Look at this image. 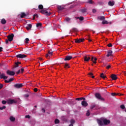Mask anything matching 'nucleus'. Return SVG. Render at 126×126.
I'll return each mask as SVG.
<instances>
[{
	"instance_id": "nucleus-1",
	"label": "nucleus",
	"mask_w": 126,
	"mask_h": 126,
	"mask_svg": "<svg viewBox=\"0 0 126 126\" xmlns=\"http://www.w3.org/2000/svg\"><path fill=\"white\" fill-rule=\"evenodd\" d=\"M94 96L97 100H99L100 101H105V98L104 97H102L101 95V94L99 93H96L95 94Z\"/></svg>"
},
{
	"instance_id": "nucleus-2",
	"label": "nucleus",
	"mask_w": 126,
	"mask_h": 126,
	"mask_svg": "<svg viewBox=\"0 0 126 126\" xmlns=\"http://www.w3.org/2000/svg\"><path fill=\"white\" fill-rule=\"evenodd\" d=\"M40 13H42V14H45V15H46V16H50L51 14H52V13L50 12H48V11L46 9H42L40 11Z\"/></svg>"
},
{
	"instance_id": "nucleus-3",
	"label": "nucleus",
	"mask_w": 126,
	"mask_h": 126,
	"mask_svg": "<svg viewBox=\"0 0 126 126\" xmlns=\"http://www.w3.org/2000/svg\"><path fill=\"white\" fill-rule=\"evenodd\" d=\"M53 52L52 51V50L48 51V53L46 55V58H47V59H50L51 56H53Z\"/></svg>"
},
{
	"instance_id": "nucleus-4",
	"label": "nucleus",
	"mask_w": 126,
	"mask_h": 126,
	"mask_svg": "<svg viewBox=\"0 0 126 126\" xmlns=\"http://www.w3.org/2000/svg\"><path fill=\"white\" fill-rule=\"evenodd\" d=\"M16 58H18L19 59H24L27 57V56L25 54H18L16 55Z\"/></svg>"
},
{
	"instance_id": "nucleus-5",
	"label": "nucleus",
	"mask_w": 126,
	"mask_h": 126,
	"mask_svg": "<svg viewBox=\"0 0 126 126\" xmlns=\"http://www.w3.org/2000/svg\"><path fill=\"white\" fill-rule=\"evenodd\" d=\"M91 59V57L90 56V55H87L84 57V61L85 62H89V61H90Z\"/></svg>"
},
{
	"instance_id": "nucleus-6",
	"label": "nucleus",
	"mask_w": 126,
	"mask_h": 126,
	"mask_svg": "<svg viewBox=\"0 0 126 126\" xmlns=\"http://www.w3.org/2000/svg\"><path fill=\"white\" fill-rule=\"evenodd\" d=\"M7 37L9 42H11L12 40H13V37H14V34H13V33H11V34L8 35Z\"/></svg>"
},
{
	"instance_id": "nucleus-7",
	"label": "nucleus",
	"mask_w": 126,
	"mask_h": 126,
	"mask_svg": "<svg viewBox=\"0 0 126 126\" xmlns=\"http://www.w3.org/2000/svg\"><path fill=\"white\" fill-rule=\"evenodd\" d=\"M6 73L8 75H10L11 76H13V75L15 74V72L14 71H10L9 70L6 71Z\"/></svg>"
},
{
	"instance_id": "nucleus-8",
	"label": "nucleus",
	"mask_w": 126,
	"mask_h": 126,
	"mask_svg": "<svg viewBox=\"0 0 126 126\" xmlns=\"http://www.w3.org/2000/svg\"><path fill=\"white\" fill-rule=\"evenodd\" d=\"M8 77L5 76V74H4V73H2V74H0V79H4L5 80V79H7Z\"/></svg>"
},
{
	"instance_id": "nucleus-9",
	"label": "nucleus",
	"mask_w": 126,
	"mask_h": 126,
	"mask_svg": "<svg viewBox=\"0 0 126 126\" xmlns=\"http://www.w3.org/2000/svg\"><path fill=\"white\" fill-rule=\"evenodd\" d=\"M14 87L15 88H21V87H23V85L22 84H16L14 85Z\"/></svg>"
},
{
	"instance_id": "nucleus-10",
	"label": "nucleus",
	"mask_w": 126,
	"mask_h": 126,
	"mask_svg": "<svg viewBox=\"0 0 126 126\" xmlns=\"http://www.w3.org/2000/svg\"><path fill=\"white\" fill-rule=\"evenodd\" d=\"M84 41V38H77L75 39V43H81V42H83Z\"/></svg>"
},
{
	"instance_id": "nucleus-11",
	"label": "nucleus",
	"mask_w": 126,
	"mask_h": 126,
	"mask_svg": "<svg viewBox=\"0 0 126 126\" xmlns=\"http://www.w3.org/2000/svg\"><path fill=\"white\" fill-rule=\"evenodd\" d=\"M81 105L83 107H87L88 106V103L86 102L85 100H83L81 102Z\"/></svg>"
},
{
	"instance_id": "nucleus-12",
	"label": "nucleus",
	"mask_w": 126,
	"mask_h": 126,
	"mask_svg": "<svg viewBox=\"0 0 126 126\" xmlns=\"http://www.w3.org/2000/svg\"><path fill=\"white\" fill-rule=\"evenodd\" d=\"M111 78L112 80H117L118 79V77H117V75L112 74L111 76Z\"/></svg>"
},
{
	"instance_id": "nucleus-13",
	"label": "nucleus",
	"mask_w": 126,
	"mask_h": 126,
	"mask_svg": "<svg viewBox=\"0 0 126 126\" xmlns=\"http://www.w3.org/2000/svg\"><path fill=\"white\" fill-rule=\"evenodd\" d=\"M72 59V56H66L64 59V61H70Z\"/></svg>"
},
{
	"instance_id": "nucleus-14",
	"label": "nucleus",
	"mask_w": 126,
	"mask_h": 126,
	"mask_svg": "<svg viewBox=\"0 0 126 126\" xmlns=\"http://www.w3.org/2000/svg\"><path fill=\"white\" fill-rule=\"evenodd\" d=\"M80 12H81V13H86V12H87V8H83L82 9H81L80 10Z\"/></svg>"
},
{
	"instance_id": "nucleus-15",
	"label": "nucleus",
	"mask_w": 126,
	"mask_h": 126,
	"mask_svg": "<svg viewBox=\"0 0 126 126\" xmlns=\"http://www.w3.org/2000/svg\"><path fill=\"white\" fill-rule=\"evenodd\" d=\"M103 123L104 125H109L110 124V123H111V122L110 121V120H108L107 119H104L103 121Z\"/></svg>"
},
{
	"instance_id": "nucleus-16",
	"label": "nucleus",
	"mask_w": 126,
	"mask_h": 126,
	"mask_svg": "<svg viewBox=\"0 0 126 126\" xmlns=\"http://www.w3.org/2000/svg\"><path fill=\"white\" fill-rule=\"evenodd\" d=\"M97 20H100L101 21H103L105 20V17L103 16H100L97 17Z\"/></svg>"
},
{
	"instance_id": "nucleus-17",
	"label": "nucleus",
	"mask_w": 126,
	"mask_h": 126,
	"mask_svg": "<svg viewBox=\"0 0 126 126\" xmlns=\"http://www.w3.org/2000/svg\"><path fill=\"white\" fill-rule=\"evenodd\" d=\"M112 54H113V51H112V50H108L107 51V54L106 55V57H110L111 56H112Z\"/></svg>"
},
{
	"instance_id": "nucleus-18",
	"label": "nucleus",
	"mask_w": 126,
	"mask_h": 126,
	"mask_svg": "<svg viewBox=\"0 0 126 126\" xmlns=\"http://www.w3.org/2000/svg\"><path fill=\"white\" fill-rule=\"evenodd\" d=\"M13 103H15L14 99H9L7 100L8 104H13Z\"/></svg>"
},
{
	"instance_id": "nucleus-19",
	"label": "nucleus",
	"mask_w": 126,
	"mask_h": 126,
	"mask_svg": "<svg viewBox=\"0 0 126 126\" xmlns=\"http://www.w3.org/2000/svg\"><path fill=\"white\" fill-rule=\"evenodd\" d=\"M108 5L110 6H113V5H115V1H109L108 2Z\"/></svg>"
},
{
	"instance_id": "nucleus-20",
	"label": "nucleus",
	"mask_w": 126,
	"mask_h": 126,
	"mask_svg": "<svg viewBox=\"0 0 126 126\" xmlns=\"http://www.w3.org/2000/svg\"><path fill=\"white\" fill-rule=\"evenodd\" d=\"M13 80H14V79L10 78L8 80H5L4 82L5 83H9V82H11V81H13Z\"/></svg>"
},
{
	"instance_id": "nucleus-21",
	"label": "nucleus",
	"mask_w": 126,
	"mask_h": 126,
	"mask_svg": "<svg viewBox=\"0 0 126 126\" xmlns=\"http://www.w3.org/2000/svg\"><path fill=\"white\" fill-rule=\"evenodd\" d=\"M97 124H98L99 126H104V122L99 119L97 120Z\"/></svg>"
},
{
	"instance_id": "nucleus-22",
	"label": "nucleus",
	"mask_w": 126,
	"mask_h": 126,
	"mask_svg": "<svg viewBox=\"0 0 126 126\" xmlns=\"http://www.w3.org/2000/svg\"><path fill=\"white\" fill-rule=\"evenodd\" d=\"M70 66H69V64L67 63H65L64 65V68L66 69L67 68H69Z\"/></svg>"
},
{
	"instance_id": "nucleus-23",
	"label": "nucleus",
	"mask_w": 126,
	"mask_h": 126,
	"mask_svg": "<svg viewBox=\"0 0 126 126\" xmlns=\"http://www.w3.org/2000/svg\"><path fill=\"white\" fill-rule=\"evenodd\" d=\"M57 8L58 9V10L59 11H61L62 10H63L64 8L63 6H60V5H59L58 7H57Z\"/></svg>"
},
{
	"instance_id": "nucleus-24",
	"label": "nucleus",
	"mask_w": 126,
	"mask_h": 126,
	"mask_svg": "<svg viewBox=\"0 0 126 126\" xmlns=\"http://www.w3.org/2000/svg\"><path fill=\"white\" fill-rule=\"evenodd\" d=\"M9 119L11 122H15V118L13 117V116H10Z\"/></svg>"
},
{
	"instance_id": "nucleus-25",
	"label": "nucleus",
	"mask_w": 126,
	"mask_h": 126,
	"mask_svg": "<svg viewBox=\"0 0 126 126\" xmlns=\"http://www.w3.org/2000/svg\"><path fill=\"white\" fill-rule=\"evenodd\" d=\"M25 16H26V14H25V13L22 12L21 13V18H23V17H25Z\"/></svg>"
},
{
	"instance_id": "nucleus-26",
	"label": "nucleus",
	"mask_w": 126,
	"mask_h": 126,
	"mask_svg": "<svg viewBox=\"0 0 126 126\" xmlns=\"http://www.w3.org/2000/svg\"><path fill=\"white\" fill-rule=\"evenodd\" d=\"M100 77H101L103 79H105V78H107V77L103 73L100 74Z\"/></svg>"
},
{
	"instance_id": "nucleus-27",
	"label": "nucleus",
	"mask_w": 126,
	"mask_h": 126,
	"mask_svg": "<svg viewBox=\"0 0 126 126\" xmlns=\"http://www.w3.org/2000/svg\"><path fill=\"white\" fill-rule=\"evenodd\" d=\"M1 24H5V23H6V20H5L4 19H2L1 20Z\"/></svg>"
},
{
	"instance_id": "nucleus-28",
	"label": "nucleus",
	"mask_w": 126,
	"mask_h": 126,
	"mask_svg": "<svg viewBox=\"0 0 126 126\" xmlns=\"http://www.w3.org/2000/svg\"><path fill=\"white\" fill-rule=\"evenodd\" d=\"M38 8H39V9H40L42 10L44 9V6H43V5L40 4L38 5Z\"/></svg>"
},
{
	"instance_id": "nucleus-29",
	"label": "nucleus",
	"mask_w": 126,
	"mask_h": 126,
	"mask_svg": "<svg viewBox=\"0 0 126 126\" xmlns=\"http://www.w3.org/2000/svg\"><path fill=\"white\" fill-rule=\"evenodd\" d=\"M72 32H78V30H77V29L76 28H73L72 29Z\"/></svg>"
},
{
	"instance_id": "nucleus-30",
	"label": "nucleus",
	"mask_w": 126,
	"mask_h": 126,
	"mask_svg": "<svg viewBox=\"0 0 126 126\" xmlns=\"http://www.w3.org/2000/svg\"><path fill=\"white\" fill-rule=\"evenodd\" d=\"M87 3H89L90 4H93L94 3V1L92 0H89L87 1Z\"/></svg>"
},
{
	"instance_id": "nucleus-31",
	"label": "nucleus",
	"mask_w": 126,
	"mask_h": 126,
	"mask_svg": "<svg viewBox=\"0 0 126 126\" xmlns=\"http://www.w3.org/2000/svg\"><path fill=\"white\" fill-rule=\"evenodd\" d=\"M102 24H109V22L106 20H103L102 22Z\"/></svg>"
},
{
	"instance_id": "nucleus-32",
	"label": "nucleus",
	"mask_w": 126,
	"mask_h": 126,
	"mask_svg": "<svg viewBox=\"0 0 126 126\" xmlns=\"http://www.w3.org/2000/svg\"><path fill=\"white\" fill-rule=\"evenodd\" d=\"M70 123L71 124L73 125L75 123V121L73 119H71V120L70 121Z\"/></svg>"
},
{
	"instance_id": "nucleus-33",
	"label": "nucleus",
	"mask_w": 126,
	"mask_h": 126,
	"mask_svg": "<svg viewBox=\"0 0 126 126\" xmlns=\"http://www.w3.org/2000/svg\"><path fill=\"white\" fill-rule=\"evenodd\" d=\"M120 108H121V109H122V110H124V109H126V106H125V105L122 104L120 106Z\"/></svg>"
},
{
	"instance_id": "nucleus-34",
	"label": "nucleus",
	"mask_w": 126,
	"mask_h": 126,
	"mask_svg": "<svg viewBox=\"0 0 126 126\" xmlns=\"http://www.w3.org/2000/svg\"><path fill=\"white\" fill-rule=\"evenodd\" d=\"M94 57H92L91 58V61H92L93 62V63H97V62L94 61Z\"/></svg>"
},
{
	"instance_id": "nucleus-35",
	"label": "nucleus",
	"mask_w": 126,
	"mask_h": 126,
	"mask_svg": "<svg viewBox=\"0 0 126 126\" xmlns=\"http://www.w3.org/2000/svg\"><path fill=\"white\" fill-rule=\"evenodd\" d=\"M41 26H42V23H38L36 24V27H41Z\"/></svg>"
},
{
	"instance_id": "nucleus-36",
	"label": "nucleus",
	"mask_w": 126,
	"mask_h": 126,
	"mask_svg": "<svg viewBox=\"0 0 126 126\" xmlns=\"http://www.w3.org/2000/svg\"><path fill=\"white\" fill-rule=\"evenodd\" d=\"M55 124H60V120L59 119H56L55 120Z\"/></svg>"
},
{
	"instance_id": "nucleus-37",
	"label": "nucleus",
	"mask_w": 126,
	"mask_h": 126,
	"mask_svg": "<svg viewBox=\"0 0 126 126\" xmlns=\"http://www.w3.org/2000/svg\"><path fill=\"white\" fill-rule=\"evenodd\" d=\"M86 116H87V117H89V116H90V111L89 110L87 111Z\"/></svg>"
},
{
	"instance_id": "nucleus-38",
	"label": "nucleus",
	"mask_w": 126,
	"mask_h": 126,
	"mask_svg": "<svg viewBox=\"0 0 126 126\" xmlns=\"http://www.w3.org/2000/svg\"><path fill=\"white\" fill-rule=\"evenodd\" d=\"M23 96L25 98H28V97H29V94H25Z\"/></svg>"
},
{
	"instance_id": "nucleus-39",
	"label": "nucleus",
	"mask_w": 126,
	"mask_h": 126,
	"mask_svg": "<svg viewBox=\"0 0 126 126\" xmlns=\"http://www.w3.org/2000/svg\"><path fill=\"white\" fill-rule=\"evenodd\" d=\"M79 20L80 21H83V20H84V17H83L82 16L80 17Z\"/></svg>"
},
{
	"instance_id": "nucleus-40",
	"label": "nucleus",
	"mask_w": 126,
	"mask_h": 126,
	"mask_svg": "<svg viewBox=\"0 0 126 126\" xmlns=\"http://www.w3.org/2000/svg\"><path fill=\"white\" fill-rule=\"evenodd\" d=\"M5 108H6V107L5 106H3L2 107H0V110H3V109H5Z\"/></svg>"
},
{
	"instance_id": "nucleus-41",
	"label": "nucleus",
	"mask_w": 126,
	"mask_h": 126,
	"mask_svg": "<svg viewBox=\"0 0 126 126\" xmlns=\"http://www.w3.org/2000/svg\"><path fill=\"white\" fill-rule=\"evenodd\" d=\"M28 42H29V38H26L25 43L28 44Z\"/></svg>"
},
{
	"instance_id": "nucleus-42",
	"label": "nucleus",
	"mask_w": 126,
	"mask_h": 126,
	"mask_svg": "<svg viewBox=\"0 0 126 126\" xmlns=\"http://www.w3.org/2000/svg\"><path fill=\"white\" fill-rule=\"evenodd\" d=\"M77 101H82L81 97H78L75 99Z\"/></svg>"
},
{
	"instance_id": "nucleus-43",
	"label": "nucleus",
	"mask_w": 126,
	"mask_h": 126,
	"mask_svg": "<svg viewBox=\"0 0 126 126\" xmlns=\"http://www.w3.org/2000/svg\"><path fill=\"white\" fill-rule=\"evenodd\" d=\"M7 101L5 100H2V104H3V105H5V104H6Z\"/></svg>"
},
{
	"instance_id": "nucleus-44",
	"label": "nucleus",
	"mask_w": 126,
	"mask_h": 126,
	"mask_svg": "<svg viewBox=\"0 0 126 126\" xmlns=\"http://www.w3.org/2000/svg\"><path fill=\"white\" fill-rule=\"evenodd\" d=\"M95 107H96V105H92L91 106V109L92 110V109H94V108H95Z\"/></svg>"
},
{
	"instance_id": "nucleus-45",
	"label": "nucleus",
	"mask_w": 126,
	"mask_h": 126,
	"mask_svg": "<svg viewBox=\"0 0 126 126\" xmlns=\"http://www.w3.org/2000/svg\"><path fill=\"white\" fill-rule=\"evenodd\" d=\"M65 20H66V21H67V22H68V21H70V18H66L65 19Z\"/></svg>"
},
{
	"instance_id": "nucleus-46",
	"label": "nucleus",
	"mask_w": 126,
	"mask_h": 126,
	"mask_svg": "<svg viewBox=\"0 0 126 126\" xmlns=\"http://www.w3.org/2000/svg\"><path fill=\"white\" fill-rule=\"evenodd\" d=\"M25 118H26V119H30V118H31V117L30 115H26L25 116Z\"/></svg>"
},
{
	"instance_id": "nucleus-47",
	"label": "nucleus",
	"mask_w": 126,
	"mask_h": 126,
	"mask_svg": "<svg viewBox=\"0 0 126 126\" xmlns=\"http://www.w3.org/2000/svg\"><path fill=\"white\" fill-rule=\"evenodd\" d=\"M118 95V94H116V93H112L111 94V95H112V96H116V95Z\"/></svg>"
},
{
	"instance_id": "nucleus-48",
	"label": "nucleus",
	"mask_w": 126,
	"mask_h": 126,
	"mask_svg": "<svg viewBox=\"0 0 126 126\" xmlns=\"http://www.w3.org/2000/svg\"><path fill=\"white\" fill-rule=\"evenodd\" d=\"M107 46L109 47V48H110L111 47L113 46V45L112 44V43H109V44H107Z\"/></svg>"
},
{
	"instance_id": "nucleus-49",
	"label": "nucleus",
	"mask_w": 126,
	"mask_h": 126,
	"mask_svg": "<svg viewBox=\"0 0 126 126\" xmlns=\"http://www.w3.org/2000/svg\"><path fill=\"white\" fill-rule=\"evenodd\" d=\"M28 27L30 28L31 29V28H32V25L31 24H28Z\"/></svg>"
},
{
	"instance_id": "nucleus-50",
	"label": "nucleus",
	"mask_w": 126,
	"mask_h": 126,
	"mask_svg": "<svg viewBox=\"0 0 126 126\" xmlns=\"http://www.w3.org/2000/svg\"><path fill=\"white\" fill-rule=\"evenodd\" d=\"M109 68H111V65H108L106 66L107 69H109Z\"/></svg>"
},
{
	"instance_id": "nucleus-51",
	"label": "nucleus",
	"mask_w": 126,
	"mask_h": 126,
	"mask_svg": "<svg viewBox=\"0 0 126 126\" xmlns=\"http://www.w3.org/2000/svg\"><path fill=\"white\" fill-rule=\"evenodd\" d=\"M3 87V85L2 84H0V89H1Z\"/></svg>"
},
{
	"instance_id": "nucleus-52",
	"label": "nucleus",
	"mask_w": 126,
	"mask_h": 126,
	"mask_svg": "<svg viewBox=\"0 0 126 126\" xmlns=\"http://www.w3.org/2000/svg\"><path fill=\"white\" fill-rule=\"evenodd\" d=\"M16 65L15 66V67H18L19 65H18V63H15Z\"/></svg>"
},
{
	"instance_id": "nucleus-53",
	"label": "nucleus",
	"mask_w": 126,
	"mask_h": 126,
	"mask_svg": "<svg viewBox=\"0 0 126 126\" xmlns=\"http://www.w3.org/2000/svg\"><path fill=\"white\" fill-rule=\"evenodd\" d=\"M16 74H19L20 73V69H19L18 71L16 72Z\"/></svg>"
},
{
	"instance_id": "nucleus-54",
	"label": "nucleus",
	"mask_w": 126,
	"mask_h": 126,
	"mask_svg": "<svg viewBox=\"0 0 126 126\" xmlns=\"http://www.w3.org/2000/svg\"><path fill=\"white\" fill-rule=\"evenodd\" d=\"M26 29L27 30H28V31H29V30H30V29H31L29 27H26Z\"/></svg>"
},
{
	"instance_id": "nucleus-55",
	"label": "nucleus",
	"mask_w": 126,
	"mask_h": 126,
	"mask_svg": "<svg viewBox=\"0 0 126 126\" xmlns=\"http://www.w3.org/2000/svg\"><path fill=\"white\" fill-rule=\"evenodd\" d=\"M21 71L22 73H23V71H24V68H22L21 69Z\"/></svg>"
},
{
	"instance_id": "nucleus-56",
	"label": "nucleus",
	"mask_w": 126,
	"mask_h": 126,
	"mask_svg": "<svg viewBox=\"0 0 126 126\" xmlns=\"http://www.w3.org/2000/svg\"><path fill=\"white\" fill-rule=\"evenodd\" d=\"M96 9H93V13H95V12H96Z\"/></svg>"
},
{
	"instance_id": "nucleus-57",
	"label": "nucleus",
	"mask_w": 126,
	"mask_h": 126,
	"mask_svg": "<svg viewBox=\"0 0 126 126\" xmlns=\"http://www.w3.org/2000/svg\"><path fill=\"white\" fill-rule=\"evenodd\" d=\"M33 90H34V92H37V91H38V89L34 88Z\"/></svg>"
},
{
	"instance_id": "nucleus-58",
	"label": "nucleus",
	"mask_w": 126,
	"mask_h": 126,
	"mask_svg": "<svg viewBox=\"0 0 126 126\" xmlns=\"http://www.w3.org/2000/svg\"><path fill=\"white\" fill-rule=\"evenodd\" d=\"M8 39H5V43L6 44H8Z\"/></svg>"
},
{
	"instance_id": "nucleus-59",
	"label": "nucleus",
	"mask_w": 126,
	"mask_h": 126,
	"mask_svg": "<svg viewBox=\"0 0 126 126\" xmlns=\"http://www.w3.org/2000/svg\"><path fill=\"white\" fill-rule=\"evenodd\" d=\"M34 15V16H35V17H36V18H38V15H37V14H34V15Z\"/></svg>"
},
{
	"instance_id": "nucleus-60",
	"label": "nucleus",
	"mask_w": 126,
	"mask_h": 126,
	"mask_svg": "<svg viewBox=\"0 0 126 126\" xmlns=\"http://www.w3.org/2000/svg\"><path fill=\"white\" fill-rule=\"evenodd\" d=\"M89 75H90V76H92L93 75V74L92 73H89Z\"/></svg>"
},
{
	"instance_id": "nucleus-61",
	"label": "nucleus",
	"mask_w": 126,
	"mask_h": 126,
	"mask_svg": "<svg viewBox=\"0 0 126 126\" xmlns=\"http://www.w3.org/2000/svg\"><path fill=\"white\" fill-rule=\"evenodd\" d=\"M2 47H0V52H2Z\"/></svg>"
},
{
	"instance_id": "nucleus-62",
	"label": "nucleus",
	"mask_w": 126,
	"mask_h": 126,
	"mask_svg": "<svg viewBox=\"0 0 126 126\" xmlns=\"http://www.w3.org/2000/svg\"><path fill=\"white\" fill-rule=\"evenodd\" d=\"M42 112H43V113H45V109H44V108H42Z\"/></svg>"
},
{
	"instance_id": "nucleus-63",
	"label": "nucleus",
	"mask_w": 126,
	"mask_h": 126,
	"mask_svg": "<svg viewBox=\"0 0 126 126\" xmlns=\"http://www.w3.org/2000/svg\"><path fill=\"white\" fill-rule=\"evenodd\" d=\"M82 100H84V101H85L86 99L85 97H81Z\"/></svg>"
},
{
	"instance_id": "nucleus-64",
	"label": "nucleus",
	"mask_w": 126,
	"mask_h": 126,
	"mask_svg": "<svg viewBox=\"0 0 126 126\" xmlns=\"http://www.w3.org/2000/svg\"><path fill=\"white\" fill-rule=\"evenodd\" d=\"M94 62H96V61H97V59L96 58H94Z\"/></svg>"
}]
</instances>
